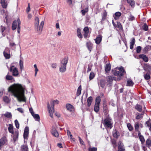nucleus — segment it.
<instances>
[{"label":"nucleus","instance_id":"nucleus-61","mask_svg":"<svg viewBox=\"0 0 151 151\" xmlns=\"http://www.w3.org/2000/svg\"><path fill=\"white\" fill-rule=\"evenodd\" d=\"M97 148L96 147H93L92 148H89L88 149V150L89 151H96Z\"/></svg>","mask_w":151,"mask_h":151},{"label":"nucleus","instance_id":"nucleus-22","mask_svg":"<svg viewBox=\"0 0 151 151\" xmlns=\"http://www.w3.org/2000/svg\"><path fill=\"white\" fill-rule=\"evenodd\" d=\"M92 101L93 98L91 96H90L88 98L87 100V105L88 107H89L91 106Z\"/></svg>","mask_w":151,"mask_h":151},{"label":"nucleus","instance_id":"nucleus-40","mask_svg":"<svg viewBox=\"0 0 151 151\" xmlns=\"http://www.w3.org/2000/svg\"><path fill=\"white\" fill-rule=\"evenodd\" d=\"M134 83L131 79H129L127 81V86H132Z\"/></svg>","mask_w":151,"mask_h":151},{"label":"nucleus","instance_id":"nucleus-10","mask_svg":"<svg viewBox=\"0 0 151 151\" xmlns=\"http://www.w3.org/2000/svg\"><path fill=\"white\" fill-rule=\"evenodd\" d=\"M29 133V128L27 127H26L24 130L23 137L24 139H27Z\"/></svg>","mask_w":151,"mask_h":151},{"label":"nucleus","instance_id":"nucleus-23","mask_svg":"<svg viewBox=\"0 0 151 151\" xmlns=\"http://www.w3.org/2000/svg\"><path fill=\"white\" fill-rule=\"evenodd\" d=\"M7 142L6 138L4 137L0 139V143H1L3 145L6 143Z\"/></svg>","mask_w":151,"mask_h":151},{"label":"nucleus","instance_id":"nucleus-18","mask_svg":"<svg viewBox=\"0 0 151 151\" xmlns=\"http://www.w3.org/2000/svg\"><path fill=\"white\" fill-rule=\"evenodd\" d=\"M86 46L88 50L91 52L93 44L91 42H89L86 43Z\"/></svg>","mask_w":151,"mask_h":151},{"label":"nucleus","instance_id":"nucleus-48","mask_svg":"<svg viewBox=\"0 0 151 151\" xmlns=\"http://www.w3.org/2000/svg\"><path fill=\"white\" fill-rule=\"evenodd\" d=\"M127 2L130 4L131 6H133L135 5V2L133 0H128Z\"/></svg>","mask_w":151,"mask_h":151},{"label":"nucleus","instance_id":"nucleus-21","mask_svg":"<svg viewBox=\"0 0 151 151\" xmlns=\"http://www.w3.org/2000/svg\"><path fill=\"white\" fill-rule=\"evenodd\" d=\"M1 4L2 7L4 8H6L7 6V2L5 1V0H1Z\"/></svg>","mask_w":151,"mask_h":151},{"label":"nucleus","instance_id":"nucleus-45","mask_svg":"<svg viewBox=\"0 0 151 151\" xmlns=\"http://www.w3.org/2000/svg\"><path fill=\"white\" fill-rule=\"evenodd\" d=\"M81 86H79V87H78V88L77 89V95L78 96H79L80 95L81 93Z\"/></svg>","mask_w":151,"mask_h":151},{"label":"nucleus","instance_id":"nucleus-27","mask_svg":"<svg viewBox=\"0 0 151 151\" xmlns=\"http://www.w3.org/2000/svg\"><path fill=\"white\" fill-rule=\"evenodd\" d=\"M8 131L9 132L12 134H13L14 133V130H13V127L12 125L11 124H9V126L8 128Z\"/></svg>","mask_w":151,"mask_h":151},{"label":"nucleus","instance_id":"nucleus-44","mask_svg":"<svg viewBox=\"0 0 151 151\" xmlns=\"http://www.w3.org/2000/svg\"><path fill=\"white\" fill-rule=\"evenodd\" d=\"M9 73H8L7 75L6 76V79L8 80H12L13 79V78L11 76L8 75Z\"/></svg>","mask_w":151,"mask_h":151},{"label":"nucleus","instance_id":"nucleus-17","mask_svg":"<svg viewBox=\"0 0 151 151\" xmlns=\"http://www.w3.org/2000/svg\"><path fill=\"white\" fill-rule=\"evenodd\" d=\"M112 134L113 136L116 138H117L119 136V133L116 129L113 130Z\"/></svg>","mask_w":151,"mask_h":151},{"label":"nucleus","instance_id":"nucleus-57","mask_svg":"<svg viewBox=\"0 0 151 151\" xmlns=\"http://www.w3.org/2000/svg\"><path fill=\"white\" fill-rule=\"evenodd\" d=\"M30 10V4L29 3L28 4V7L27 8L26 12L27 13H28L29 12Z\"/></svg>","mask_w":151,"mask_h":151},{"label":"nucleus","instance_id":"nucleus-31","mask_svg":"<svg viewBox=\"0 0 151 151\" xmlns=\"http://www.w3.org/2000/svg\"><path fill=\"white\" fill-rule=\"evenodd\" d=\"M36 121H39L40 120V117L39 115L38 114H35V113L32 115Z\"/></svg>","mask_w":151,"mask_h":151},{"label":"nucleus","instance_id":"nucleus-13","mask_svg":"<svg viewBox=\"0 0 151 151\" xmlns=\"http://www.w3.org/2000/svg\"><path fill=\"white\" fill-rule=\"evenodd\" d=\"M68 60V57H65L64 58L61 62V65L66 66Z\"/></svg>","mask_w":151,"mask_h":151},{"label":"nucleus","instance_id":"nucleus-16","mask_svg":"<svg viewBox=\"0 0 151 151\" xmlns=\"http://www.w3.org/2000/svg\"><path fill=\"white\" fill-rule=\"evenodd\" d=\"M83 30L84 32L83 35L84 37L85 38H86L89 32V29L88 27H85L83 29Z\"/></svg>","mask_w":151,"mask_h":151},{"label":"nucleus","instance_id":"nucleus-52","mask_svg":"<svg viewBox=\"0 0 151 151\" xmlns=\"http://www.w3.org/2000/svg\"><path fill=\"white\" fill-rule=\"evenodd\" d=\"M23 62L22 60H20L19 61V66L21 70H22L23 68Z\"/></svg>","mask_w":151,"mask_h":151},{"label":"nucleus","instance_id":"nucleus-9","mask_svg":"<svg viewBox=\"0 0 151 151\" xmlns=\"http://www.w3.org/2000/svg\"><path fill=\"white\" fill-rule=\"evenodd\" d=\"M4 56L6 59H9L10 57V55L9 53V50L8 48H6L5 49L3 52Z\"/></svg>","mask_w":151,"mask_h":151},{"label":"nucleus","instance_id":"nucleus-46","mask_svg":"<svg viewBox=\"0 0 151 151\" xmlns=\"http://www.w3.org/2000/svg\"><path fill=\"white\" fill-rule=\"evenodd\" d=\"M145 124L146 125L147 127H150L149 129L150 130H151V122L150 123V122L148 120L146 121L145 122Z\"/></svg>","mask_w":151,"mask_h":151},{"label":"nucleus","instance_id":"nucleus-25","mask_svg":"<svg viewBox=\"0 0 151 151\" xmlns=\"http://www.w3.org/2000/svg\"><path fill=\"white\" fill-rule=\"evenodd\" d=\"M114 79V77H112L111 76H108L106 78V80L107 82L110 84L111 83L112 81Z\"/></svg>","mask_w":151,"mask_h":151},{"label":"nucleus","instance_id":"nucleus-43","mask_svg":"<svg viewBox=\"0 0 151 151\" xmlns=\"http://www.w3.org/2000/svg\"><path fill=\"white\" fill-rule=\"evenodd\" d=\"M77 33L78 36L80 38H82V36L81 32V30L79 28L77 29Z\"/></svg>","mask_w":151,"mask_h":151},{"label":"nucleus","instance_id":"nucleus-1","mask_svg":"<svg viewBox=\"0 0 151 151\" xmlns=\"http://www.w3.org/2000/svg\"><path fill=\"white\" fill-rule=\"evenodd\" d=\"M8 91L17 98L19 101H26V98L24 96V88L21 84L15 83L11 85L8 88Z\"/></svg>","mask_w":151,"mask_h":151},{"label":"nucleus","instance_id":"nucleus-19","mask_svg":"<svg viewBox=\"0 0 151 151\" xmlns=\"http://www.w3.org/2000/svg\"><path fill=\"white\" fill-rule=\"evenodd\" d=\"M51 133L52 135L55 137H58L59 136V134L58 132L55 128L52 129Z\"/></svg>","mask_w":151,"mask_h":151},{"label":"nucleus","instance_id":"nucleus-2","mask_svg":"<svg viewBox=\"0 0 151 151\" xmlns=\"http://www.w3.org/2000/svg\"><path fill=\"white\" fill-rule=\"evenodd\" d=\"M39 18L38 17H36L35 18V29L38 34L39 35H40L41 34L44 22L43 21H42L39 26Z\"/></svg>","mask_w":151,"mask_h":151},{"label":"nucleus","instance_id":"nucleus-56","mask_svg":"<svg viewBox=\"0 0 151 151\" xmlns=\"http://www.w3.org/2000/svg\"><path fill=\"white\" fill-rule=\"evenodd\" d=\"M136 52L137 53H139L141 50V47L140 46H137L136 48Z\"/></svg>","mask_w":151,"mask_h":151},{"label":"nucleus","instance_id":"nucleus-41","mask_svg":"<svg viewBox=\"0 0 151 151\" xmlns=\"http://www.w3.org/2000/svg\"><path fill=\"white\" fill-rule=\"evenodd\" d=\"M99 110V105L95 104L94 106V110L96 112H98Z\"/></svg>","mask_w":151,"mask_h":151},{"label":"nucleus","instance_id":"nucleus-60","mask_svg":"<svg viewBox=\"0 0 151 151\" xmlns=\"http://www.w3.org/2000/svg\"><path fill=\"white\" fill-rule=\"evenodd\" d=\"M142 114H138L136 116V118L137 119H138L142 118Z\"/></svg>","mask_w":151,"mask_h":151},{"label":"nucleus","instance_id":"nucleus-49","mask_svg":"<svg viewBox=\"0 0 151 151\" xmlns=\"http://www.w3.org/2000/svg\"><path fill=\"white\" fill-rule=\"evenodd\" d=\"M139 138L142 144H143L145 142V140L143 136H140Z\"/></svg>","mask_w":151,"mask_h":151},{"label":"nucleus","instance_id":"nucleus-20","mask_svg":"<svg viewBox=\"0 0 151 151\" xmlns=\"http://www.w3.org/2000/svg\"><path fill=\"white\" fill-rule=\"evenodd\" d=\"M66 70V66L60 65V67L59 68L60 71L62 73H63L65 72Z\"/></svg>","mask_w":151,"mask_h":151},{"label":"nucleus","instance_id":"nucleus-14","mask_svg":"<svg viewBox=\"0 0 151 151\" xmlns=\"http://www.w3.org/2000/svg\"><path fill=\"white\" fill-rule=\"evenodd\" d=\"M29 149L27 145L25 144L22 145L20 147V151H28Z\"/></svg>","mask_w":151,"mask_h":151},{"label":"nucleus","instance_id":"nucleus-55","mask_svg":"<svg viewBox=\"0 0 151 151\" xmlns=\"http://www.w3.org/2000/svg\"><path fill=\"white\" fill-rule=\"evenodd\" d=\"M119 147L120 148H124L122 142L120 141L119 142L118 145V148Z\"/></svg>","mask_w":151,"mask_h":151},{"label":"nucleus","instance_id":"nucleus-51","mask_svg":"<svg viewBox=\"0 0 151 151\" xmlns=\"http://www.w3.org/2000/svg\"><path fill=\"white\" fill-rule=\"evenodd\" d=\"M127 126L129 131H131L133 130V128L130 123H127Z\"/></svg>","mask_w":151,"mask_h":151},{"label":"nucleus","instance_id":"nucleus-32","mask_svg":"<svg viewBox=\"0 0 151 151\" xmlns=\"http://www.w3.org/2000/svg\"><path fill=\"white\" fill-rule=\"evenodd\" d=\"M3 115L5 117L7 118H11L12 117V115L11 113L8 112H6Z\"/></svg>","mask_w":151,"mask_h":151},{"label":"nucleus","instance_id":"nucleus-54","mask_svg":"<svg viewBox=\"0 0 151 151\" xmlns=\"http://www.w3.org/2000/svg\"><path fill=\"white\" fill-rule=\"evenodd\" d=\"M111 143L113 145L114 148H115L116 146V141L114 139H113L111 140Z\"/></svg>","mask_w":151,"mask_h":151},{"label":"nucleus","instance_id":"nucleus-53","mask_svg":"<svg viewBox=\"0 0 151 151\" xmlns=\"http://www.w3.org/2000/svg\"><path fill=\"white\" fill-rule=\"evenodd\" d=\"M88 9L87 8H86L85 9H83L81 10L82 13L83 15H84L86 13L88 12Z\"/></svg>","mask_w":151,"mask_h":151},{"label":"nucleus","instance_id":"nucleus-7","mask_svg":"<svg viewBox=\"0 0 151 151\" xmlns=\"http://www.w3.org/2000/svg\"><path fill=\"white\" fill-rule=\"evenodd\" d=\"M19 132L18 131H15L13 134V140H11V142H13L14 145H15V142L18 140L19 136Z\"/></svg>","mask_w":151,"mask_h":151},{"label":"nucleus","instance_id":"nucleus-59","mask_svg":"<svg viewBox=\"0 0 151 151\" xmlns=\"http://www.w3.org/2000/svg\"><path fill=\"white\" fill-rule=\"evenodd\" d=\"M146 144L148 146H151V140L150 139H148L147 140Z\"/></svg>","mask_w":151,"mask_h":151},{"label":"nucleus","instance_id":"nucleus-34","mask_svg":"<svg viewBox=\"0 0 151 151\" xmlns=\"http://www.w3.org/2000/svg\"><path fill=\"white\" fill-rule=\"evenodd\" d=\"M135 109L139 111H142V106L139 104H137L136 106H135Z\"/></svg>","mask_w":151,"mask_h":151},{"label":"nucleus","instance_id":"nucleus-15","mask_svg":"<svg viewBox=\"0 0 151 151\" xmlns=\"http://www.w3.org/2000/svg\"><path fill=\"white\" fill-rule=\"evenodd\" d=\"M139 57L140 58L142 59L145 62H147L148 61V57L145 55H139Z\"/></svg>","mask_w":151,"mask_h":151},{"label":"nucleus","instance_id":"nucleus-29","mask_svg":"<svg viewBox=\"0 0 151 151\" xmlns=\"http://www.w3.org/2000/svg\"><path fill=\"white\" fill-rule=\"evenodd\" d=\"M111 69V66L110 64H107L105 67V70L106 73L109 72Z\"/></svg>","mask_w":151,"mask_h":151},{"label":"nucleus","instance_id":"nucleus-62","mask_svg":"<svg viewBox=\"0 0 151 151\" xmlns=\"http://www.w3.org/2000/svg\"><path fill=\"white\" fill-rule=\"evenodd\" d=\"M106 15L107 13L106 12H104L103 13L102 17V19L103 20H104L105 19Z\"/></svg>","mask_w":151,"mask_h":151},{"label":"nucleus","instance_id":"nucleus-37","mask_svg":"<svg viewBox=\"0 0 151 151\" xmlns=\"http://www.w3.org/2000/svg\"><path fill=\"white\" fill-rule=\"evenodd\" d=\"M95 75L94 73L93 72H91L89 75V80H91L93 79L95 77Z\"/></svg>","mask_w":151,"mask_h":151},{"label":"nucleus","instance_id":"nucleus-39","mask_svg":"<svg viewBox=\"0 0 151 151\" xmlns=\"http://www.w3.org/2000/svg\"><path fill=\"white\" fill-rule=\"evenodd\" d=\"M3 100L6 103H9L10 102V100L8 97L7 96H5L3 98Z\"/></svg>","mask_w":151,"mask_h":151},{"label":"nucleus","instance_id":"nucleus-6","mask_svg":"<svg viewBox=\"0 0 151 151\" xmlns=\"http://www.w3.org/2000/svg\"><path fill=\"white\" fill-rule=\"evenodd\" d=\"M10 71L12 72V75L14 76L17 77L19 74L17 68L14 66L12 65L10 67Z\"/></svg>","mask_w":151,"mask_h":151},{"label":"nucleus","instance_id":"nucleus-5","mask_svg":"<svg viewBox=\"0 0 151 151\" xmlns=\"http://www.w3.org/2000/svg\"><path fill=\"white\" fill-rule=\"evenodd\" d=\"M125 73V71L124 68L122 67H121L119 68L118 70L114 71L113 73L115 76H121Z\"/></svg>","mask_w":151,"mask_h":151},{"label":"nucleus","instance_id":"nucleus-30","mask_svg":"<svg viewBox=\"0 0 151 151\" xmlns=\"http://www.w3.org/2000/svg\"><path fill=\"white\" fill-rule=\"evenodd\" d=\"M18 22V27H17V32L18 33H19L20 31V24L21 22L19 18L17 19Z\"/></svg>","mask_w":151,"mask_h":151},{"label":"nucleus","instance_id":"nucleus-50","mask_svg":"<svg viewBox=\"0 0 151 151\" xmlns=\"http://www.w3.org/2000/svg\"><path fill=\"white\" fill-rule=\"evenodd\" d=\"M16 127L17 129H19V123L17 119H16L14 121Z\"/></svg>","mask_w":151,"mask_h":151},{"label":"nucleus","instance_id":"nucleus-11","mask_svg":"<svg viewBox=\"0 0 151 151\" xmlns=\"http://www.w3.org/2000/svg\"><path fill=\"white\" fill-rule=\"evenodd\" d=\"M102 36L101 35H98L96 38L94 39L96 43L97 44H99L101 42L102 39Z\"/></svg>","mask_w":151,"mask_h":151},{"label":"nucleus","instance_id":"nucleus-42","mask_svg":"<svg viewBox=\"0 0 151 151\" xmlns=\"http://www.w3.org/2000/svg\"><path fill=\"white\" fill-rule=\"evenodd\" d=\"M128 20L131 21H134L135 20V18L133 15L130 14L128 17Z\"/></svg>","mask_w":151,"mask_h":151},{"label":"nucleus","instance_id":"nucleus-64","mask_svg":"<svg viewBox=\"0 0 151 151\" xmlns=\"http://www.w3.org/2000/svg\"><path fill=\"white\" fill-rule=\"evenodd\" d=\"M57 66V64L56 63H52L51 65V67L53 68H55Z\"/></svg>","mask_w":151,"mask_h":151},{"label":"nucleus","instance_id":"nucleus-33","mask_svg":"<svg viewBox=\"0 0 151 151\" xmlns=\"http://www.w3.org/2000/svg\"><path fill=\"white\" fill-rule=\"evenodd\" d=\"M100 102V97L99 96H97L96 99L95 104L99 105Z\"/></svg>","mask_w":151,"mask_h":151},{"label":"nucleus","instance_id":"nucleus-26","mask_svg":"<svg viewBox=\"0 0 151 151\" xmlns=\"http://www.w3.org/2000/svg\"><path fill=\"white\" fill-rule=\"evenodd\" d=\"M135 40L134 38H133L131 40V42H130V48L132 49L133 48L134 45L135 43Z\"/></svg>","mask_w":151,"mask_h":151},{"label":"nucleus","instance_id":"nucleus-35","mask_svg":"<svg viewBox=\"0 0 151 151\" xmlns=\"http://www.w3.org/2000/svg\"><path fill=\"white\" fill-rule=\"evenodd\" d=\"M151 49V46L150 45H147L145 47L144 49L145 52H147L150 50Z\"/></svg>","mask_w":151,"mask_h":151},{"label":"nucleus","instance_id":"nucleus-3","mask_svg":"<svg viewBox=\"0 0 151 151\" xmlns=\"http://www.w3.org/2000/svg\"><path fill=\"white\" fill-rule=\"evenodd\" d=\"M112 121L111 118L109 116H106L104 119L103 124L106 128L111 129L112 127Z\"/></svg>","mask_w":151,"mask_h":151},{"label":"nucleus","instance_id":"nucleus-4","mask_svg":"<svg viewBox=\"0 0 151 151\" xmlns=\"http://www.w3.org/2000/svg\"><path fill=\"white\" fill-rule=\"evenodd\" d=\"M50 104L51 106V107L49 104L48 103L47 104V108L48 109L49 113L50 116L51 118H53V113H54V107L55 103L53 102V101H52L51 102Z\"/></svg>","mask_w":151,"mask_h":151},{"label":"nucleus","instance_id":"nucleus-24","mask_svg":"<svg viewBox=\"0 0 151 151\" xmlns=\"http://www.w3.org/2000/svg\"><path fill=\"white\" fill-rule=\"evenodd\" d=\"M17 23H18L17 20L14 21L12 23V29L13 30L15 29L17 27Z\"/></svg>","mask_w":151,"mask_h":151},{"label":"nucleus","instance_id":"nucleus-38","mask_svg":"<svg viewBox=\"0 0 151 151\" xmlns=\"http://www.w3.org/2000/svg\"><path fill=\"white\" fill-rule=\"evenodd\" d=\"M100 84L101 87L103 88L105 84V81L104 80H101L100 81Z\"/></svg>","mask_w":151,"mask_h":151},{"label":"nucleus","instance_id":"nucleus-58","mask_svg":"<svg viewBox=\"0 0 151 151\" xmlns=\"http://www.w3.org/2000/svg\"><path fill=\"white\" fill-rule=\"evenodd\" d=\"M142 28L143 30L145 31H147L148 29V27L146 24H145L142 26Z\"/></svg>","mask_w":151,"mask_h":151},{"label":"nucleus","instance_id":"nucleus-28","mask_svg":"<svg viewBox=\"0 0 151 151\" xmlns=\"http://www.w3.org/2000/svg\"><path fill=\"white\" fill-rule=\"evenodd\" d=\"M121 13L119 12H117L115 14V16L114 17V19L115 20H116L119 18V17L121 15Z\"/></svg>","mask_w":151,"mask_h":151},{"label":"nucleus","instance_id":"nucleus-8","mask_svg":"<svg viewBox=\"0 0 151 151\" xmlns=\"http://www.w3.org/2000/svg\"><path fill=\"white\" fill-rule=\"evenodd\" d=\"M67 109L69 111L71 112H74L75 111L74 107L72 105L70 104H67L66 105Z\"/></svg>","mask_w":151,"mask_h":151},{"label":"nucleus","instance_id":"nucleus-12","mask_svg":"<svg viewBox=\"0 0 151 151\" xmlns=\"http://www.w3.org/2000/svg\"><path fill=\"white\" fill-rule=\"evenodd\" d=\"M144 69L145 71H148V72H150L151 70V65L147 63L145 64Z\"/></svg>","mask_w":151,"mask_h":151},{"label":"nucleus","instance_id":"nucleus-36","mask_svg":"<svg viewBox=\"0 0 151 151\" xmlns=\"http://www.w3.org/2000/svg\"><path fill=\"white\" fill-rule=\"evenodd\" d=\"M139 122H137L135 123L134 124L135 129L136 131H138L139 128Z\"/></svg>","mask_w":151,"mask_h":151},{"label":"nucleus","instance_id":"nucleus-47","mask_svg":"<svg viewBox=\"0 0 151 151\" xmlns=\"http://www.w3.org/2000/svg\"><path fill=\"white\" fill-rule=\"evenodd\" d=\"M150 72H148L145 75H144V77L146 80H148L150 78Z\"/></svg>","mask_w":151,"mask_h":151},{"label":"nucleus","instance_id":"nucleus-63","mask_svg":"<svg viewBox=\"0 0 151 151\" xmlns=\"http://www.w3.org/2000/svg\"><path fill=\"white\" fill-rule=\"evenodd\" d=\"M92 65H88V68L87 70V72L88 73L90 71H91V70Z\"/></svg>","mask_w":151,"mask_h":151}]
</instances>
